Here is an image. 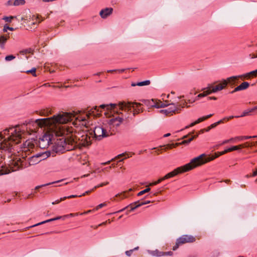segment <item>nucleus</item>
<instances>
[{
	"mask_svg": "<svg viewBox=\"0 0 257 257\" xmlns=\"http://www.w3.org/2000/svg\"><path fill=\"white\" fill-rule=\"evenodd\" d=\"M32 125L36 127H44L48 126V118L37 119L35 121H26L20 128L19 126L12 127L4 130L0 132V151L12 152L14 149L13 144H18L21 142L22 139V131L26 128L31 130L30 126Z\"/></svg>",
	"mask_w": 257,
	"mask_h": 257,
	"instance_id": "f257e3e1",
	"label": "nucleus"
},
{
	"mask_svg": "<svg viewBox=\"0 0 257 257\" xmlns=\"http://www.w3.org/2000/svg\"><path fill=\"white\" fill-rule=\"evenodd\" d=\"M67 132L71 133L65 139L57 140L53 145V150L56 153H63L75 149L78 146L88 147L91 144L92 138L86 132L77 133L69 129Z\"/></svg>",
	"mask_w": 257,
	"mask_h": 257,
	"instance_id": "f03ea898",
	"label": "nucleus"
},
{
	"mask_svg": "<svg viewBox=\"0 0 257 257\" xmlns=\"http://www.w3.org/2000/svg\"><path fill=\"white\" fill-rule=\"evenodd\" d=\"M116 106V104L115 103H109L101 104L99 107H97L96 106L92 107H88L86 110L85 115L78 116L76 118V120L79 122V125L87 127L89 125L91 117H97L100 114L101 111L99 110L100 108L109 111L114 109Z\"/></svg>",
	"mask_w": 257,
	"mask_h": 257,
	"instance_id": "7ed1b4c3",
	"label": "nucleus"
},
{
	"mask_svg": "<svg viewBox=\"0 0 257 257\" xmlns=\"http://www.w3.org/2000/svg\"><path fill=\"white\" fill-rule=\"evenodd\" d=\"M199 158H194L192 159L189 163L180 167H178L177 168L174 169L173 171L166 174L164 177H163V179L165 180L166 179L173 177L179 174L188 172L197 167V165L196 163V161H197Z\"/></svg>",
	"mask_w": 257,
	"mask_h": 257,
	"instance_id": "20e7f679",
	"label": "nucleus"
},
{
	"mask_svg": "<svg viewBox=\"0 0 257 257\" xmlns=\"http://www.w3.org/2000/svg\"><path fill=\"white\" fill-rule=\"evenodd\" d=\"M141 104L137 102H120L118 103L119 109L124 111H131V108L134 109L133 115L135 116L136 113H138L140 112L142 108H141Z\"/></svg>",
	"mask_w": 257,
	"mask_h": 257,
	"instance_id": "39448f33",
	"label": "nucleus"
},
{
	"mask_svg": "<svg viewBox=\"0 0 257 257\" xmlns=\"http://www.w3.org/2000/svg\"><path fill=\"white\" fill-rule=\"evenodd\" d=\"M196 239L195 237L191 235H183L179 238L177 239L175 245L173 247V250H175L179 248V247L186 243H192L195 242Z\"/></svg>",
	"mask_w": 257,
	"mask_h": 257,
	"instance_id": "423d86ee",
	"label": "nucleus"
},
{
	"mask_svg": "<svg viewBox=\"0 0 257 257\" xmlns=\"http://www.w3.org/2000/svg\"><path fill=\"white\" fill-rule=\"evenodd\" d=\"M223 155V154L222 153V152H218L217 154H216L214 156H207L205 154H202L196 157L199 158L197 161H196V163L197 165V167H198L208 162L213 160L215 158H218L220 156Z\"/></svg>",
	"mask_w": 257,
	"mask_h": 257,
	"instance_id": "0eeeda50",
	"label": "nucleus"
},
{
	"mask_svg": "<svg viewBox=\"0 0 257 257\" xmlns=\"http://www.w3.org/2000/svg\"><path fill=\"white\" fill-rule=\"evenodd\" d=\"M151 201H136V202H135L132 204H130L129 205H128L127 206L117 211H116L115 212H114V213H120V212H121L122 211H123L125 209H127L128 208H131L130 210H128L126 211V212H125V214H128L130 212L134 210L135 209L142 206V205H145V204H148L149 203H150Z\"/></svg>",
	"mask_w": 257,
	"mask_h": 257,
	"instance_id": "6e6552de",
	"label": "nucleus"
},
{
	"mask_svg": "<svg viewBox=\"0 0 257 257\" xmlns=\"http://www.w3.org/2000/svg\"><path fill=\"white\" fill-rule=\"evenodd\" d=\"M50 144H53L52 136L48 134L44 135L39 139L38 142L39 147L41 149L47 148Z\"/></svg>",
	"mask_w": 257,
	"mask_h": 257,
	"instance_id": "1a4fd4ad",
	"label": "nucleus"
},
{
	"mask_svg": "<svg viewBox=\"0 0 257 257\" xmlns=\"http://www.w3.org/2000/svg\"><path fill=\"white\" fill-rule=\"evenodd\" d=\"M102 125L96 126L93 129V134L95 138L97 140H101L106 137V134Z\"/></svg>",
	"mask_w": 257,
	"mask_h": 257,
	"instance_id": "9d476101",
	"label": "nucleus"
},
{
	"mask_svg": "<svg viewBox=\"0 0 257 257\" xmlns=\"http://www.w3.org/2000/svg\"><path fill=\"white\" fill-rule=\"evenodd\" d=\"M143 101L148 106L158 108L165 107L169 105V104H165L161 101H155L154 99L144 100Z\"/></svg>",
	"mask_w": 257,
	"mask_h": 257,
	"instance_id": "9b49d317",
	"label": "nucleus"
},
{
	"mask_svg": "<svg viewBox=\"0 0 257 257\" xmlns=\"http://www.w3.org/2000/svg\"><path fill=\"white\" fill-rule=\"evenodd\" d=\"M227 82L225 80H223L221 84H218L215 86H209L207 89V94H211V93H215L218 91L222 90L227 85Z\"/></svg>",
	"mask_w": 257,
	"mask_h": 257,
	"instance_id": "f8f14e48",
	"label": "nucleus"
},
{
	"mask_svg": "<svg viewBox=\"0 0 257 257\" xmlns=\"http://www.w3.org/2000/svg\"><path fill=\"white\" fill-rule=\"evenodd\" d=\"M102 126L104 128V130L105 134H106V137L113 135L115 134L116 128L111 125L108 121L107 123H103Z\"/></svg>",
	"mask_w": 257,
	"mask_h": 257,
	"instance_id": "ddd939ff",
	"label": "nucleus"
},
{
	"mask_svg": "<svg viewBox=\"0 0 257 257\" xmlns=\"http://www.w3.org/2000/svg\"><path fill=\"white\" fill-rule=\"evenodd\" d=\"M78 215H79L78 213H70L69 214L65 215L64 216H57L56 217H55V218H51V219H48V220H46L45 221H44L41 222L40 223H38L37 224H36L32 226L31 227L36 226L39 225L40 224H44V223H47V222H51V221H54V220H58V219H61V218L63 219H65L67 217H74V216H77Z\"/></svg>",
	"mask_w": 257,
	"mask_h": 257,
	"instance_id": "4468645a",
	"label": "nucleus"
},
{
	"mask_svg": "<svg viewBox=\"0 0 257 257\" xmlns=\"http://www.w3.org/2000/svg\"><path fill=\"white\" fill-rule=\"evenodd\" d=\"M123 120V116L122 117L118 116L111 118L108 120L110 123L114 126L116 128L119 126Z\"/></svg>",
	"mask_w": 257,
	"mask_h": 257,
	"instance_id": "2eb2a0df",
	"label": "nucleus"
},
{
	"mask_svg": "<svg viewBox=\"0 0 257 257\" xmlns=\"http://www.w3.org/2000/svg\"><path fill=\"white\" fill-rule=\"evenodd\" d=\"M112 8H106L100 11L99 15L102 19H106L112 13Z\"/></svg>",
	"mask_w": 257,
	"mask_h": 257,
	"instance_id": "dca6fc26",
	"label": "nucleus"
},
{
	"mask_svg": "<svg viewBox=\"0 0 257 257\" xmlns=\"http://www.w3.org/2000/svg\"><path fill=\"white\" fill-rule=\"evenodd\" d=\"M249 86V83L247 82H243L241 84L235 87L233 90L230 92L231 93H233L235 92L245 90Z\"/></svg>",
	"mask_w": 257,
	"mask_h": 257,
	"instance_id": "f3484780",
	"label": "nucleus"
},
{
	"mask_svg": "<svg viewBox=\"0 0 257 257\" xmlns=\"http://www.w3.org/2000/svg\"><path fill=\"white\" fill-rule=\"evenodd\" d=\"M15 166L17 167V169H22L28 166L25 160L20 158L15 162Z\"/></svg>",
	"mask_w": 257,
	"mask_h": 257,
	"instance_id": "a211bd4d",
	"label": "nucleus"
},
{
	"mask_svg": "<svg viewBox=\"0 0 257 257\" xmlns=\"http://www.w3.org/2000/svg\"><path fill=\"white\" fill-rule=\"evenodd\" d=\"M184 103H186L185 101ZM185 103H183V105L181 106V104L179 102H177L176 103H172L170 106L168 108H172L173 109V113L178 111V110H181V108H183L184 107Z\"/></svg>",
	"mask_w": 257,
	"mask_h": 257,
	"instance_id": "6ab92c4d",
	"label": "nucleus"
},
{
	"mask_svg": "<svg viewBox=\"0 0 257 257\" xmlns=\"http://www.w3.org/2000/svg\"><path fill=\"white\" fill-rule=\"evenodd\" d=\"M28 161L29 166L34 165L41 162V160H40L39 158H38L37 154L31 157H30L28 159Z\"/></svg>",
	"mask_w": 257,
	"mask_h": 257,
	"instance_id": "aec40b11",
	"label": "nucleus"
},
{
	"mask_svg": "<svg viewBox=\"0 0 257 257\" xmlns=\"http://www.w3.org/2000/svg\"><path fill=\"white\" fill-rule=\"evenodd\" d=\"M21 149L23 151L27 152L29 151L31 149L33 148V145L31 144V143L29 141H26L24 142L23 145Z\"/></svg>",
	"mask_w": 257,
	"mask_h": 257,
	"instance_id": "412c9836",
	"label": "nucleus"
},
{
	"mask_svg": "<svg viewBox=\"0 0 257 257\" xmlns=\"http://www.w3.org/2000/svg\"><path fill=\"white\" fill-rule=\"evenodd\" d=\"M243 77L242 75H238V76H233L230 77L227 79V80H225L227 82V84H229L231 85H234L236 81L239 78Z\"/></svg>",
	"mask_w": 257,
	"mask_h": 257,
	"instance_id": "4be33fe9",
	"label": "nucleus"
},
{
	"mask_svg": "<svg viewBox=\"0 0 257 257\" xmlns=\"http://www.w3.org/2000/svg\"><path fill=\"white\" fill-rule=\"evenodd\" d=\"M213 115V114H210L209 115H207L206 116H203L202 117H200V118H199L198 119H197L195 121L191 123L189 127H191V126H194V125L197 124V123H199L204 120H205V119H207V118H210L211 116H212ZM186 128L188 127V126H186Z\"/></svg>",
	"mask_w": 257,
	"mask_h": 257,
	"instance_id": "5701e85b",
	"label": "nucleus"
},
{
	"mask_svg": "<svg viewBox=\"0 0 257 257\" xmlns=\"http://www.w3.org/2000/svg\"><path fill=\"white\" fill-rule=\"evenodd\" d=\"M50 155L51 153L49 151L37 154V156L39 158L40 160H41V161L47 159Z\"/></svg>",
	"mask_w": 257,
	"mask_h": 257,
	"instance_id": "b1692460",
	"label": "nucleus"
},
{
	"mask_svg": "<svg viewBox=\"0 0 257 257\" xmlns=\"http://www.w3.org/2000/svg\"><path fill=\"white\" fill-rule=\"evenodd\" d=\"M147 252L149 254L154 256H162L163 254V251H159L158 249L155 250H148Z\"/></svg>",
	"mask_w": 257,
	"mask_h": 257,
	"instance_id": "393cba45",
	"label": "nucleus"
},
{
	"mask_svg": "<svg viewBox=\"0 0 257 257\" xmlns=\"http://www.w3.org/2000/svg\"><path fill=\"white\" fill-rule=\"evenodd\" d=\"M150 83H151L150 81L149 80H145L144 81L139 82H137V83L133 82L131 84V86H133V87L136 86H145V85H148L150 84Z\"/></svg>",
	"mask_w": 257,
	"mask_h": 257,
	"instance_id": "a878e982",
	"label": "nucleus"
},
{
	"mask_svg": "<svg viewBox=\"0 0 257 257\" xmlns=\"http://www.w3.org/2000/svg\"><path fill=\"white\" fill-rule=\"evenodd\" d=\"M9 38V36H5L4 35L0 36V45L2 49L5 48V44Z\"/></svg>",
	"mask_w": 257,
	"mask_h": 257,
	"instance_id": "bb28decb",
	"label": "nucleus"
},
{
	"mask_svg": "<svg viewBox=\"0 0 257 257\" xmlns=\"http://www.w3.org/2000/svg\"><path fill=\"white\" fill-rule=\"evenodd\" d=\"M121 157H124V159H121L118 162H122L123 161V160L124 159H126V158H130L132 157L131 155H130V154H128V153H122L121 154H119L118 155H117L116 157H115L114 158L112 159V160H115L116 159H118V158H121Z\"/></svg>",
	"mask_w": 257,
	"mask_h": 257,
	"instance_id": "cd10ccee",
	"label": "nucleus"
},
{
	"mask_svg": "<svg viewBox=\"0 0 257 257\" xmlns=\"http://www.w3.org/2000/svg\"><path fill=\"white\" fill-rule=\"evenodd\" d=\"M243 77L247 78L248 79L250 77V76L252 77H256L257 76V69L250 71L249 72L246 73L243 75H242Z\"/></svg>",
	"mask_w": 257,
	"mask_h": 257,
	"instance_id": "c85d7f7f",
	"label": "nucleus"
},
{
	"mask_svg": "<svg viewBox=\"0 0 257 257\" xmlns=\"http://www.w3.org/2000/svg\"><path fill=\"white\" fill-rule=\"evenodd\" d=\"M203 90H204V92L202 93H200L196 97V98L193 100V101L191 100H188V102L189 103H193L195 101L197 100H198V99L199 98H201V97H204V96H206L207 95H208V94H207V89L206 88H204Z\"/></svg>",
	"mask_w": 257,
	"mask_h": 257,
	"instance_id": "c756f323",
	"label": "nucleus"
},
{
	"mask_svg": "<svg viewBox=\"0 0 257 257\" xmlns=\"http://www.w3.org/2000/svg\"><path fill=\"white\" fill-rule=\"evenodd\" d=\"M252 112H253V111L251 110V108L247 109V110H244L240 115L234 116V117L238 118L239 117H243L245 116L249 115H250V113Z\"/></svg>",
	"mask_w": 257,
	"mask_h": 257,
	"instance_id": "7c9ffc66",
	"label": "nucleus"
},
{
	"mask_svg": "<svg viewBox=\"0 0 257 257\" xmlns=\"http://www.w3.org/2000/svg\"><path fill=\"white\" fill-rule=\"evenodd\" d=\"M250 139V137H248V136H238L233 138V142H236L237 141H242L244 140H247Z\"/></svg>",
	"mask_w": 257,
	"mask_h": 257,
	"instance_id": "2f4dec72",
	"label": "nucleus"
},
{
	"mask_svg": "<svg viewBox=\"0 0 257 257\" xmlns=\"http://www.w3.org/2000/svg\"><path fill=\"white\" fill-rule=\"evenodd\" d=\"M172 108H167L165 109H162L160 111V113H164L166 115H170L173 113V109Z\"/></svg>",
	"mask_w": 257,
	"mask_h": 257,
	"instance_id": "473e14b6",
	"label": "nucleus"
},
{
	"mask_svg": "<svg viewBox=\"0 0 257 257\" xmlns=\"http://www.w3.org/2000/svg\"><path fill=\"white\" fill-rule=\"evenodd\" d=\"M255 145H257V142H253L251 143H249L248 142H246L244 144H240V147L241 149H242L243 148H247V147H249L251 146H254Z\"/></svg>",
	"mask_w": 257,
	"mask_h": 257,
	"instance_id": "72a5a7b5",
	"label": "nucleus"
},
{
	"mask_svg": "<svg viewBox=\"0 0 257 257\" xmlns=\"http://www.w3.org/2000/svg\"><path fill=\"white\" fill-rule=\"evenodd\" d=\"M26 3L25 0H15L13 3V6H19L24 5Z\"/></svg>",
	"mask_w": 257,
	"mask_h": 257,
	"instance_id": "f704fd0d",
	"label": "nucleus"
},
{
	"mask_svg": "<svg viewBox=\"0 0 257 257\" xmlns=\"http://www.w3.org/2000/svg\"><path fill=\"white\" fill-rule=\"evenodd\" d=\"M234 116L233 115L229 116L228 117H225L222 119H220V120L216 122V123L217 124V125H218L221 123H223L224 121H228L230 119L234 118Z\"/></svg>",
	"mask_w": 257,
	"mask_h": 257,
	"instance_id": "c9c22d12",
	"label": "nucleus"
},
{
	"mask_svg": "<svg viewBox=\"0 0 257 257\" xmlns=\"http://www.w3.org/2000/svg\"><path fill=\"white\" fill-rule=\"evenodd\" d=\"M198 135H196V136H192L190 137L187 140H185L182 142V144H188L190 142H191L194 138H196L198 137Z\"/></svg>",
	"mask_w": 257,
	"mask_h": 257,
	"instance_id": "e433bc0d",
	"label": "nucleus"
},
{
	"mask_svg": "<svg viewBox=\"0 0 257 257\" xmlns=\"http://www.w3.org/2000/svg\"><path fill=\"white\" fill-rule=\"evenodd\" d=\"M61 181V180H58V181H54V182H50V183H49L45 184L42 185L41 186H38L36 187L35 189H39V188H40L41 187L46 186H48V185H51V184H55V183H56L60 182Z\"/></svg>",
	"mask_w": 257,
	"mask_h": 257,
	"instance_id": "4c0bfd02",
	"label": "nucleus"
},
{
	"mask_svg": "<svg viewBox=\"0 0 257 257\" xmlns=\"http://www.w3.org/2000/svg\"><path fill=\"white\" fill-rule=\"evenodd\" d=\"M150 190H151V188L149 187H148V188H146L145 189L139 192L138 193V196H141L146 193L149 192Z\"/></svg>",
	"mask_w": 257,
	"mask_h": 257,
	"instance_id": "58836bf2",
	"label": "nucleus"
},
{
	"mask_svg": "<svg viewBox=\"0 0 257 257\" xmlns=\"http://www.w3.org/2000/svg\"><path fill=\"white\" fill-rule=\"evenodd\" d=\"M233 138H231L230 139L225 140L223 141L222 142H221L218 145L219 146L223 145H224V144H227L229 143H233Z\"/></svg>",
	"mask_w": 257,
	"mask_h": 257,
	"instance_id": "ea45409f",
	"label": "nucleus"
},
{
	"mask_svg": "<svg viewBox=\"0 0 257 257\" xmlns=\"http://www.w3.org/2000/svg\"><path fill=\"white\" fill-rule=\"evenodd\" d=\"M16 58V57L13 55H10L6 56L5 57V60L6 61H10L11 60H13Z\"/></svg>",
	"mask_w": 257,
	"mask_h": 257,
	"instance_id": "a19ab883",
	"label": "nucleus"
},
{
	"mask_svg": "<svg viewBox=\"0 0 257 257\" xmlns=\"http://www.w3.org/2000/svg\"><path fill=\"white\" fill-rule=\"evenodd\" d=\"M15 18H16V17H5L3 18V20H4L6 22L10 23L11 22L12 20Z\"/></svg>",
	"mask_w": 257,
	"mask_h": 257,
	"instance_id": "79ce46f5",
	"label": "nucleus"
},
{
	"mask_svg": "<svg viewBox=\"0 0 257 257\" xmlns=\"http://www.w3.org/2000/svg\"><path fill=\"white\" fill-rule=\"evenodd\" d=\"M36 69L35 68H33L32 69L30 70H27L26 71V73H31L33 75V76H36Z\"/></svg>",
	"mask_w": 257,
	"mask_h": 257,
	"instance_id": "37998d69",
	"label": "nucleus"
},
{
	"mask_svg": "<svg viewBox=\"0 0 257 257\" xmlns=\"http://www.w3.org/2000/svg\"><path fill=\"white\" fill-rule=\"evenodd\" d=\"M164 179H163V177L159 179L158 180H157V181H155V182H154L152 183H151L150 184V186H154V185H156L158 184H159L160 183H161L162 181H164Z\"/></svg>",
	"mask_w": 257,
	"mask_h": 257,
	"instance_id": "c03bdc74",
	"label": "nucleus"
},
{
	"mask_svg": "<svg viewBox=\"0 0 257 257\" xmlns=\"http://www.w3.org/2000/svg\"><path fill=\"white\" fill-rule=\"evenodd\" d=\"M107 205V204L105 202L104 203H101L100 204H99L98 205H97L95 208L94 209V210H98L99 208H101L103 207H104V206H106Z\"/></svg>",
	"mask_w": 257,
	"mask_h": 257,
	"instance_id": "a18cd8bd",
	"label": "nucleus"
},
{
	"mask_svg": "<svg viewBox=\"0 0 257 257\" xmlns=\"http://www.w3.org/2000/svg\"><path fill=\"white\" fill-rule=\"evenodd\" d=\"M108 184V182H106L105 183H102L97 186H95L93 188H92V190H94L95 189H96V188H97L98 187H102L103 186L107 185Z\"/></svg>",
	"mask_w": 257,
	"mask_h": 257,
	"instance_id": "49530a36",
	"label": "nucleus"
},
{
	"mask_svg": "<svg viewBox=\"0 0 257 257\" xmlns=\"http://www.w3.org/2000/svg\"><path fill=\"white\" fill-rule=\"evenodd\" d=\"M8 30H9L10 31H13L14 29L12 27H10L8 26L5 25L3 29L4 32H7Z\"/></svg>",
	"mask_w": 257,
	"mask_h": 257,
	"instance_id": "de8ad7c7",
	"label": "nucleus"
},
{
	"mask_svg": "<svg viewBox=\"0 0 257 257\" xmlns=\"http://www.w3.org/2000/svg\"><path fill=\"white\" fill-rule=\"evenodd\" d=\"M66 199V197H62L60 199H58V200H56L55 201L53 202L52 204H58V203H60L61 201L65 200Z\"/></svg>",
	"mask_w": 257,
	"mask_h": 257,
	"instance_id": "09e8293b",
	"label": "nucleus"
},
{
	"mask_svg": "<svg viewBox=\"0 0 257 257\" xmlns=\"http://www.w3.org/2000/svg\"><path fill=\"white\" fill-rule=\"evenodd\" d=\"M163 256H165V255H170V256H171L173 254V252L171 251H166V252H164V251H163Z\"/></svg>",
	"mask_w": 257,
	"mask_h": 257,
	"instance_id": "8fccbe9b",
	"label": "nucleus"
},
{
	"mask_svg": "<svg viewBox=\"0 0 257 257\" xmlns=\"http://www.w3.org/2000/svg\"><path fill=\"white\" fill-rule=\"evenodd\" d=\"M133 252V250L130 249L129 250H126L125 252V254L128 256H130Z\"/></svg>",
	"mask_w": 257,
	"mask_h": 257,
	"instance_id": "3c124183",
	"label": "nucleus"
},
{
	"mask_svg": "<svg viewBox=\"0 0 257 257\" xmlns=\"http://www.w3.org/2000/svg\"><path fill=\"white\" fill-rule=\"evenodd\" d=\"M233 151H238L241 150V148L240 147V145L238 146H232Z\"/></svg>",
	"mask_w": 257,
	"mask_h": 257,
	"instance_id": "603ef678",
	"label": "nucleus"
},
{
	"mask_svg": "<svg viewBox=\"0 0 257 257\" xmlns=\"http://www.w3.org/2000/svg\"><path fill=\"white\" fill-rule=\"evenodd\" d=\"M82 195H72L68 196H66V198H75L77 197H81Z\"/></svg>",
	"mask_w": 257,
	"mask_h": 257,
	"instance_id": "864d4df0",
	"label": "nucleus"
},
{
	"mask_svg": "<svg viewBox=\"0 0 257 257\" xmlns=\"http://www.w3.org/2000/svg\"><path fill=\"white\" fill-rule=\"evenodd\" d=\"M93 211H95V210L93 209V210H88L87 211H85V212H84L83 213H80V215H82V214H88L89 213H90Z\"/></svg>",
	"mask_w": 257,
	"mask_h": 257,
	"instance_id": "5fc2aeb1",
	"label": "nucleus"
},
{
	"mask_svg": "<svg viewBox=\"0 0 257 257\" xmlns=\"http://www.w3.org/2000/svg\"><path fill=\"white\" fill-rule=\"evenodd\" d=\"M232 151H233V147H231L225 150V152H227V153Z\"/></svg>",
	"mask_w": 257,
	"mask_h": 257,
	"instance_id": "6e6d98bb",
	"label": "nucleus"
},
{
	"mask_svg": "<svg viewBox=\"0 0 257 257\" xmlns=\"http://www.w3.org/2000/svg\"><path fill=\"white\" fill-rule=\"evenodd\" d=\"M232 151H233V147H231L225 150V152H227V153Z\"/></svg>",
	"mask_w": 257,
	"mask_h": 257,
	"instance_id": "4d7b16f0",
	"label": "nucleus"
},
{
	"mask_svg": "<svg viewBox=\"0 0 257 257\" xmlns=\"http://www.w3.org/2000/svg\"><path fill=\"white\" fill-rule=\"evenodd\" d=\"M14 2L12 0H9L7 2V5L8 6H13Z\"/></svg>",
	"mask_w": 257,
	"mask_h": 257,
	"instance_id": "13d9d810",
	"label": "nucleus"
},
{
	"mask_svg": "<svg viewBox=\"0 0 257 257\" xmlns=\"http://www.w3.org/2000/svg\"><path fill=\"white\" fill-rule=\"evenodd\" d=\"M120 196L121 199L126 197V196L125 195V193H123V194H120V195H119V194L116 195V196Z\"/></svg>",
	"mask_w": 257,
	"mask_h": 257,
	"instance_id": "bf43d9fd",
	"label": "nucleus"
},
{
	"mask_svg": "<svg viewBox=\"0 0 257 257\" xmlns=\"http://www.w3.org/2000/svg\"><path fill=\"white\" fill-rule=\"evenodd\" d=\"M257 176V168L255 170L253 171L252 174H251L252 177H255Z\"/></svg>",
	"mask_w": 257,
	"mask_h": 257,
	"instance_id": "052dcab7",
	"label": "nucleus"
},
{
	"mask_svg": "<svg viewBox=\"0 0 257 257\" xmlns=\"http://www.w3.org/2000/svg\"><path fill=\"white\" fill-rule=\"evenodd\" d=\"M217 125V124L216 123V122L211 124L209 126L210 127V128L212 129L215 127H216Z\"/></svg>",
	"mask_w": 257,
	"mask_h": 257,
	"instance_id": "680f3d73",
	"label": "nucleus"
},
{
	"mask_svg": "<svg viewBox=\"0 0 257 257\" xmlns=\"http://www.w3.org/2000/svg\"><path fill=\"white\" fill-rule=\"evenodd\" d=\"M93 191V190H92V189H91V190H88V191H87L85 192H84L83 194H82L81 195H82V196H84V195H85L86 194H87L89 193L90 192H91V191Z\"/></svg>",
	"mask_w": 257,
	"mask_h": 257,
	"instance_id": "e2e57ef3",
	"label": "nucleus"
},
{
	"mask_svg": "<svg viewBox=\"0 0 257 257\" xmlns=\"http://www.w3.org/2000/svg\"><path fill=\"white\" fill-rule=\"evenodd\" d=\"M207 99L208 100H216L217 98L216 97H214V96H212V97H208L207 98Z\"/></svg>",
	"mask_w": 257,
	"mask_h": 257,
	"instance_id": "0e129e2a",
	"label": "nucleus"
},
{
	"mask_svg": "<svg viewBox=\"0 0 257 257\" xmlns=\"http://www.w3.org/2000/svg\"><path fill=\"white\" fill-rule=\"evenodd\" d=\"M124 71V69H116V72H118L119 73H122Z\"/></svg>",
	"mask_w": 257,
	"mask_h": 257,
	"instance_id": "69168bd1",
	"label": "nucleus"
},
{
	"mask_svg": "<svg viewBox=\"0 0 257 257\" xmlns=\"http://www.w3.org/2000/svg\"><path fill=\"white\" fill-rule=\"evenodd\" d=\"M157 193H158L157 192H151L150 194L151 195H153V196H155V195H156L157 194Z\"/></svg>",
	"mask_w": 257,
	"mask_h": 257,
	"instance_id": "338daca9",
	"label": "nucleus"
},
{
	"mask_svg": "<svg viewBox=\"0 0 257 257\" xmlns=\"http://www.w3.org/2000/svg\"><path fill=\"white\" fill-rule=\"evenodd\" d=\"M251 110H252V111H253H253H255V110H257V105H256V106H254V107H252V108H251Z\"/></svg>",
	"mask_w": 257,
	"mask_h": 257,
	"instance_id": "774afa93",
	"label": "nucleus"
}]
</instances>
